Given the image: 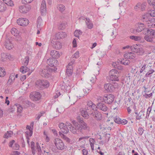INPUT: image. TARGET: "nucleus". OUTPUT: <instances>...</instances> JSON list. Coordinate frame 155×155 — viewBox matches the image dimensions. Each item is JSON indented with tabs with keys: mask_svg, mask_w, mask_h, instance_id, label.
I'll list each match as a JSON object with an SVG mask.
<instances>
[{
	"mask_svg": "<svg viewBox=\"0 0 155 155\" xmlns=\"http://www.w3.org/2000/svg\"><path fill=\"white\" fill-rule=\"evenodd\" d=\"M95 109V104L91 101H88L85 108L82 109L81 111V113L82 116L86 119L89 118V115L91 116L92 110Z\"/></svg>",
	"mask_w": 155,
	"mask_h": 155,
	"instance_id": "nucleus-1",
	"label": "nucleus"
},
{
	"mask_svg": "<svg viewBox=\"0 0 155 155\" xmlns=\"http://www.w3.org/2000/svg\"><path fill=\"white\" fill-rule=\"evenodd\" d=\"M74 126L70 127V130L73 134H78L80 133H82L81 125L78 123L76 122L75 120L72 121Z\"/></svg>",
	"mask_w": 155,
	"mask_h": 155,
	"instance_id": "nucleus-2",
	"label": "nucleus"
},
{
	"mask_svg": "<svg viewBox=\"0 0 155 155\" xmlns=\"http://www.w3.org/2000/svg\"><path fill=\"white\" fill-rule=\"evenodd\" d=\"M147 35L144 37V39L147 41L152 42L155 38V30L151 29H147Z\"/></svg>",
	"mask_w": 155,
	"mask_h": 155,
	"instance_id": "nucleus-3",
	"label": "nucleus"
},
{
	"mask_svg": "<svg viewBox=\"0 0 155 155\" xmlns=\"http://www.w3.org/2000/svg\"><path fill=\"white\" fill-rule=\"evenodd\" d=\"M57 70L56 68H48V69H42L40 74L42 77L47 78L51 76V72H55Z\"/></svg>",
	"mask_w": 155,
	"mask_h": 155,
	"instance_id": "nucleus-4",
	"label": "nucleus"
},
{
	"mask_svg": "<svg viewBox=\"0 0 155 155\" xmlns=\"http://www.w3.org/2000/svg\"><path fill=\"white\" fill-rule=\"evenodd\" d=\"M35 85L38 87L43 89L49 86V82L46 80H39L36 81Z\"/></svg>",
	"mask_w": 155,
	"mask_h": 155,
	"instance_id": "nucleus-5",
	"label": "nucleus"
},
{
	"mask_svg": "<svg viewBox=\"0 0 155 155\" xmlns=\"http://www.w3.org/2000/svg\"><path fill=\"white\" fill-rule=\"evenodd\" d=\"M100 100H103L105 103L108 104H111L114 101V96L111 94L106 95L103 97H100Z\"/></svg>",
	"mask_w": 155,
	"mask_h": 155,
	"instance_id": "nucleus-6",
	"label": "nucleus"
},
{
	"mask_svg": "<svg viewBox=\"0 0 155 155\" xmlns=\"http://www.w3.org/2000/svg\"><path fill=\"white\" fill-rule=\"evenodd\" d=\"M95 109L92 110L91 116L93 117L97 121H100L102 118V114L97 110L96 105L95 104Z\"/></svg>",
	"mask_w": 155,
	"mask_h": 155,
	"instance_id": "nucleus-7",
	"label": "nucleus"
},
{
	"mask_svg": "<svg viewBox=\"0 0 155 155\" xmlns=\"http://www.w3.org/2000/svg\"><path fill=\"white\" fill-rule=\"evenodd\" d=\"M100 98H99L98 99V103L96 104V109L97 108L103 111H106L107 110V107L105 104L104 103L103 100H100Z\"/></svg>",
	"mask_w": 155,
	"mask_h": 155,
	"instance_id": "nucleus-8",
	"label": "nucleus"
},
{
	"mask_svg": "<svg viewBox=\"0 0 155 155\" xmlns=\"http://www.w3.org/2000/svg\"><path fill=\"white\" fill-rule=\"evenodd\" d=\"M54 143L58 149L62 150L64 149V144L61 139L58 138H56L54 141Z\"/></svg>",
	"mask_w": 155,
	"mask_h": 155,
	"instance_id": "nucleus-9",
	"label": "nucleus"
},
{
	"mask_svg": "<svg viewBox=\"0 0 155 155\" xmlns=\"http://www.w3.org/2000/svg\"><path fill=\"white\" fill-rule=\"evenodd\" d=\"M115 85H113L110 83H107L104 84V87L105 90L107 92H112L117 87V83L114 84Z\"/></svg>",
	"mask_w": 155,
	"mask_h": 155,
	"instance_id": "nucleus-10",
	"label": "nucleus"
},
{
	"mask_svg": "<svg viewBox=\"0 0 155 155\" xmlns=\"http://www.w3.org/2000/svg\"><path fill=\"white\" fill-rule=\"evenodd\" d=\"M30 97L32 100L36 101L41 99V95L39 92H34L30 94Z\"/></svg>",
	"mask_w": 155,
	"mask_h": 155,
	"instance_id": "nucleus-11",
	"label": "nucleus"
},
{
	"mask_svg": "<svg viewBox=\"0 0 155 155\" xmlns=\"http://www.w3.org/2000/svg\"><path fill=\"white\" fill-rule=\"evenodd\" d=\"M73 61L74 60H72L71 62L69 63L67 66L66 74L68 76H71L72 73L73 66L72 65L73 64Z\"/></svg>",
	"mask_w": 155,
	"mask_h": 155,
	"instance_id": "nucleus-12",
	"label": "nucleus"
},
{
	"mask_svg": "<svg viewBox=\"0 0 155 155\" xmlns=\"http://www.w3.org/2000/svg\"><path fill=\"white\" fill-rule=\"evenodd\" d=\"M19 8V11L21 13H25L30 10L31 7L30 5L27 4L20 6Z\"/></svg>",
	"mask_w": 155,
	"mask_h": 155,
	"instance_id": "nucleus-13",
	"label": "nucleus"
},
{
	"mask_svg": "<svg viewBox=\"0 0 155 155\" xmlns=\"http://www.w3.org/2000/svg\"><path fill=\"white\" fill-rule=\"evenodd\" d=\"M58 61L56 59L51 58L47 60V63L50 66L51 68H56V66L58 65Z\"/></svg>",
	"mask_w": 155,
	"mask_h": 155,
	"instance_id": "nucleus-14",
	"label": "nucleus"
},
{
	"mask_svg": "<svg viewBox=\"0 0 155 155\" xmlns=\"http://www.w3.org/2000/svg\"><path fill=\"white\" fill-rule=\"evenodd\" d=\"M17 24L21 26H26L28 24V20L26 18H19L17 21Z\"/></svg>",
	"mask_w": 155,
	"mask_h": 155,
	"instance_id": "nucleus-15",
	"label": "nucleus"
},
{
	"mask_svg": "<svg viewBox=\"0 0 155 155\" xmlns=\"http://www.w3.org/2000/svg\"><path fill=\"white\" fill-rule=\"evenodd\" d=\"M132 52L137 53L138 54L142 55L144 53L143 49L142 48H139L137 45H134Z\"/></svg>",
	"mask_w": 155,
	"mask_h": 155,
	"instance_id": "nucleus-16",
	"label": "nucleus"
},
{
	"mask_svg": "<svg viewBox=\"0 0 155 155\" xmlns=\"http://www.w3.org/2000/svg\"><path fill=\"white\" fill-rule=\"evenodd\" d=\"M145 28L144 24L143 23H139L138 26L136 29L133 30V32L134 34H136L137 32H139L141 31L142 30H144Z\"/></svg>",
	"mask_w": 155,
	"mask_h": 155,
	"instance_id": "nucleus-17",
	"label": "nucleus"
},
{
	"mask_svg": "<svg viewBox=\"0 0 155 155\" xmlns=\"http://www.w3.org/2000/svg\"><path fill=\"white\" fill-rule=\"evenodd\" d=\"M135 54L133 52H127L125 53L124 57L125 59H133L135 58Z\"/></svg>",
	"mask_w": 155,
	"mask_h": 155,
	"instance_id": "nucleus-18",
	"label": "nucleus"
},
{
	"mask_svg": "<svg viewBox=\"0 0 155 155\" xmlns=\"http://www.w3.org/2000/svg\"><path fill=\"white\" fill-rule=\"evenodd\" d=\"M79 122L81 125L82 132L83 130H89V127L87 125V124L83 120H79Z\"/></svg>",
	"mask_w": 155,
	"mask_h": 155,
	"instance_id": "nucleus-19",
	"label": "nucleus"
},
{
	"mask_svg": "<svg viewBox=\"0 0 155 155\" xmlns=\"http://www.w3.org/2000/svg\"><path fill=\"white\" fill-rule=\"evenodd\" d=\"M41 12L42 15H44L46 12V4L45 1L43 0L40 8Z\"/></svg>",
	"mask_w": 155,
	"mask_h": 155,
	"instance_id": "nucleus-20",
	"label": "nucleus"
},
{
	"mask_svg": "<svg viewBox=\"0 0 155 155\" xmlns=\"http://www.w3.org/2000/svg\"><path fill=\"white\" fill-rule=\"evenodd\" d=\"M56 39H53L52 41L54 47L56 49H59L61 48L62 45L59 41H56Z\"/></svg>",
	"mask_w": 155,
	"mask_h": 155,
	"instance_id": "nucleus-21",
	"label": "nucleus"
},
{
	"mask_svg": "<svg viewBox=\"0 0 155 155\" xmlns=\"http://www.w3.org/2000/svg\"><path fill=\"white\" fill-rule=\"evenodd\" d=\"M135 113L136 114V118L137 120H139L143 118L144 117V111L143 110H141L139 113L135 112Z\"/></svg>",
	"mask_w": 155,
	"mask_h": 155,
	"instance_id": "nucleus-22",
	"label": "nucleus"
},
{
	"mask_svg": "<svg viewBox=\"0 0 155 155\" xmlns=\"http://www.w3.org/2000/svg\"><path fill=\"white\" fill-rule=\"evenodd\" d=\"M67 36L66 34L64 32H60L56 34V37L58 39H62L66 37Z\"/></svg>",
	"mask_w": 155,
	"mask_h": 155,
	"instance_id": "nucleus-23",
	"label": "nucleus"
},
{
	"mask_svg": "<svg viewBox=\"0 0 155 155\" xmlns=\"http://www.w3.org/2000/svg\"><path fill=\"white\" fill-rule=\"evenodd\" d=\"M50 55L53 58L55 59L58 58L60 56L58 52L55 50L51 51L50 52Z\"/></svg>",
	"mask_w": 155,
	"mask_h": 155,
	"instance_id": "nucleus-24",
	"label": "nucleus"
},
{
	"mask_svg": "<svg viewBox=\"0 0 155 155\" xmlns=\"http://www.w3.org/2000/svg\"><path fill=\"white\" fill-rule=\"evenodd\" d=\"M86 24L87 28L90 29L92 28L93 27V24L89 18H86Z\"/></svg>",
	"mask_w": 155,
	"mask_h": 155,
	"instance_id": "nucleus-25",
	"label": "nucleus"
},
{
	"mask_svg": "<svg viewBox=\"0 0 155 155\" xmlns=\"http://www.w3.org/2000/svg\"><path fill=\"white\" fill-rule=\"evenodd\" d=\"M86 88L83 89V91L84 93L87 94L88 93L90 90L91 89L92 86L91 84H85Z\"/></svg>",
	"mask_w": 155,
	"mask_h": 155,
	"instance_id": "nucleus-26",
	"label": "nucleus"
},
{
	"mask_svg": "<svg viewBox=\"0 0 155 155\" xmlns=\"http://www.w3.org/2000/svg\"><path fill=\"white\" fill-rule=\"evenodd\" d=\"M42 19L40 17H38L37 21V28L40 30H41L42 28Z\"/></svg>",
	"mask_w": 155,
	"mask_h": 155,
	"instance_id": "nucleus-27",
	"label": "nucleus"
},
{
	"mask_svg": "<svg viewBox=\"0 0 155 155\" xmlns=\"http://www.w3.org/2000/svg\"><path fill=\"white\" fill-rule=\"evenodd\" d=\"M109 74L110 78H112V76H114L115 75L118 74V73L117 70L115 69H113L110 71Z\"/></svg>",
	"mask_w": 155,
	"mask_h": 155,
	"instance_id": "nucleus-28",
	"label": "nucleus"
},
{
	"mask_svg": "<svg viewBox=\"0 0 155 155\" xmlns=\"http://www.w3.org/2000/svg\"><path fill=\"white\" fill-rule=\"evenodd\" d=\"M11 32L14 36H17L18 35L19 31L16 28H13L11 29Z\"/></svg>",
	"mask_w": 155,
	"mask_h": 155,
	"instance_id": "nucleus-29",
	"label": "nucleus"
},
{
	"mask_svg": "<svg viewBox=\"0 0 155 155\" xmlns=\"http://www.w3.org/2000/svg\"><path fill=\"white\" fill-rule=\"evenodd\" d=\"M79 57V53L78 51H77L73 55H72L71 59V62L72 60H74L73 64L74 63L75 59Z\"/></svg>",
	"mask_w": 155,
	"mask_h": 155,
	"instance_id": "nucleus-30",
	"label": "nucleus"
},
{
	"mask_svg": "<svg viewBox=\"0 0 155 155\" xmlns=\"http://www.w3.org/2000/svg\"><path fill=\"white\" fill-rule=\"evenodd\" d=\"M6 8L5 4L2 2H0V12L5 11L6 10Z\"/></svg>",
	"mask_w": 155,
	"mask_h": 155,
	"instance_id": "nucleus-31",
	"label": "nucleus"
},
{
	"mask_svg": "<svg viewBox=\"0 0 155 155\" xmlns=\"http://www.w3.org/2000/svg\"><path fill=\"white\" fill-rule=\"evenodd\" d=\"M5 48L8 50L11 49L12 48V45L9 41H8L6 42L5 45Z\"/></svg>",
	"mask_w": 155,
	"mask_h": 155,
	"instance_id": "nucleus-32",
	"label": "nucleus"
},
{
	"mask_svg": "<svg viewBox=\"0 0 155 155\" xmlns=\"http://www.w3.org/2000/svg\"><path fill=\"white\" fill-rule=\"evenodd\" d=\"M13 132L12 131H7V133H5L4 136V137L5 138H8L11 137L12 135Z\"/></svg>",
	"mask_w": 155,
	"mask_h": 155,
	"instance_id": "nucleus-33",
	"label": "nucleus"
},
{
	"mask_svg": "<svg viewBox=\"0 0 155 155\" xmlns=\"http://www.w3.org/2000/svg\"><path fill=\"white\" fill-rule=\"evenodd\" d=\"M5 4L8 5L12 6L14 5L13 3L11 0H2Z\"/></svg>",
	"mask_w": 155,
	"mask_h": 155,
	"instance_id": "nucleus-34",
	"label": "nucleus"
},
{
	"mask_svg": "<svg viewBox=\"0 0 155 155\" xmlns=\"http://www.w3.org/2000/svg\"><path fill=\"white\" fill-rule=\"evenodd\" d=\"M29 69L26 66H22L20 68V71L22 73H24L28 72L29 70Z\"/></svg>",
	"mask_w": 155,
	"mask_h": 155,
	"instance_id": "nucleus-35",
	"label": "nucleus"
},
{
	"mask_svg": "<svg viewBox=\"0 0 155 155\" xmlns=\"http://www.w3.org/2000/svg\"><path fill=\"white\" fill-rule=\"evenodd\" d=\"M57 8L61 12L64 11L65 10V7L62 4H60L58 5Z\"/></svg>",
	"mask_w": 155,
	"mask_h": 155,
	"instance_id": "nucleus-36",
	"label": "nucleus"
},
{
	"mask_svg": "<svg viewBox=\"0 0 155 155\" xmlns=\"http://www.w3.org/2000/svg\"><path fill=\"white\" fill-rule=\"evenodd\" d=\"M150 22V23L149 25H148V26L150 27L151 26L152 27H154L155 26V19L154 18H152L149 21V22Z\"/></svg>",
	"mask_w": 155,
	"mask_h": 155,
	"instance_id": "nucleus-37",
	"label": "nucleus"
},
{
	"mask_svg": "<svg viewBox=\"0 0 155 155\" xmlns=\"http://www.w3.org/2000/svg\"><path fill=\"white\" fill-rule=\"evenodd\" d=\"M28 62L29 57L28 56H26L23 60V64L24 66H26L28 64Z\"/></svg>",
	"mask_w": 155,
	"mask_h": 155,
	"instance_id": "nucleus-38",
	"label": "nucleus"
},
{
	"mask_svg": "<svg viewBox=\"0 0 155 155\" xmlns=\"http://www.w3.org/2000/svg\"><path fill=\"white\" fill-rule=\"evenodd\" d=\"M121 63L125 65H128L130 63V61L127 59H123L121 61Z\"/></svg>",
	"mask_w": 155,
	"mask_h": 155,
	"instance_id": "nucleus-39",
	"label": "nucleus"
},
{
	"mask_svg": "<svg viewBox=\"0 0 155 155\" xmlns=\"http://www.w3.org/2000/svg\"><path fill=\"white\" fill-rule=\"evenodd\" d=\"M6 74V72L5 71L4 69L0 67V77H4Z\"/></svg>",
	"mask_w": 155,
	"mask_h": 155,
	"instance_id": "nucleus-40",
	"label": "nucleus"
},
{
	"mask_svg": "<svg viewBox=\"0 0 155 155\" xmlns=\"http://www.w3.org/2000/svg\"><path fill=\"white\" fill-rule=\"evenodd\" d=\"M130 38L132 40H134L135 41H138L141 39V37L139 36H130Z\"/></svg>",
	"mask_w": 155,
	"mask_h": 155,
	"instance_id": "nucleus-41",
	"label": "nucleus"
},
{
	"mask_svg": "<svg viewBox=\"0 0 155 155\" xmlns=\"http://www.w3.org/2000/svg\"><path fill=\"white\" fill-rule=\"evenodd\" d=\"M82 32L80 30L75 31L74 32V36L77 38L79 37V35H81Z\"/></svg>",
	"mask_w": 155,
	"mask_h": 155,
	"instance_id": "nucleus-42",
	"label": "nucleus"
},
{
	"mask_svg": "<svg viewBox=\"0 0 155 155\" xmlns=\"http://www.w3.org/2000/svg\"><path fill=\"white\" fill-rule=\"evenodd\" d=\"M142 19L143 22H148V24H150L149 21L150 20L148 18L147 16L146 15H143L142 16Z\"/></svg>",
	"mask_w": 155,
	"mask_h": 155,
	"instance_id": "nucleus-43",
	"label": "nucleus"
},
{
	"mask_svg": "<svg viewBox=\"0 0 155 155\" xmlns=\"http://www.w3.org/2000/svg\"><path fill=\"white\" fill-rule=\"evenodd\" d=\"M118 74L115 75H114V76H112V78H110V79L112 81H119V79L118 78Z\"/></svg>",
	"mask_w": 155,
	"mask_h": 155,
	"instance_id": "nucleus-44",
	"label": "nucleus"
},
{
	"mask_svg": "<svg viewBox=\"0 0 155 155\" xmlns=\"http://www.w3.org/2000/svg\"><path fill=\"white\" fill-rule=\"evenodd\" d=\"M61 131L64 134H66L69 131V130L68 127L65 125L63 129L61 130Z\"/></svg>",
	"mask_w": 155,
	"mask_h": 155,
	"instance_id": "nucleus-45",
	"label": "nucleus"
},
{
	"mask_svg": "<svg viewBox=\"0 0 155 155\" xmlns=\"http://www.w3.org/2000/svg\"><path fill=\"white\" fill-rule=\"evenodd\" d=\"M96 77L94 76L93 77H90L88 79L87 81L88 83L90 82L91 83H94L95 81V79Z\"/></svg>",
	"mask_w": 155,
	"mask_h": 155,
	"instance_id": "nucleus-46",
	"label": "nucleus"
},
{
	"mask_svg": "<svg viewBox=\"0 0 155 155\" xmlns=\"http://www.w3.org/2000/svg\"><path fill=\"white\" fill-rule=\"evenodd\" d=\"M36 147L39 153H41V147L40 146L39 143L37 142L36 143Z\"/></svg>",
	"mask_w": 155,
	"mask_h": 155,
	"instance_id": "nucleus-47",
	"label": "nucleus"
},
{
	"mask_svg": "<svg viewBox=\"0 0 155 155\" xmlns=\"http://www.w3.org/2000/svg\"><path fill=\"white\" fill-rule=\"evenodd\" d=\"M146 3L145 2L143 3L140 6V9L142 11H144L145 9V7L146 5Z\"/></svg>",
	"mask_w": 155,
	"mask_h": 155,
	"instance_id": "nucleus-48",
	"label": "nucleus"
},
{
	"mask_svg": "<svg viewBox=\"0 0 155 155\" xmlns=\"http://www.w3.org/2000/svg\"><path fill=\"white\" fill-rule=\"evenodd\" d=\"M14 76L15 74H11L8 80V82H11V81H13L15 80Z\"/></svg>",
	"mask_w": 155,
	"mask_h": 155,
	"instance_id": "nucleus-49",
	"label": "nucleus"
},
{
	"mask_svg": "<svg viewBox=\"0 0 155 155\" xmlns=\"http://www.w3.org/2000/svg\"><path fill=\"white\" fill-rule=\"evenodd\" d=\"M154 72V71L152 69H150L148 71V72L146 74V76L147 77H148L150 75L152 74Z\"/></svg>",
	"mask_w": 155,
	"mask_h": 155,
	"instance_id": "nucleus-50",
	"label": "nucleus"
},
{
	"mask_svg": "<svg viewBox=\"0 0 155 155\" xmlns=\"http://www.w3.org/2000/svg\"><path fill=\"white\" fill-rule=\"evenodd\" d=\"M23 104L25 105V107H28L30 106L31 102L28 101H25L23 102Z\"/></svg>",
	"mask_w": 155,
	"mask_h": 155,
	"instance_id": "nucleus-51",
	"label": "nucleus"
},
{
	"mask_svg": "<svg viewBox=\"0 0 155 155\" xmlns=\"http://www.w3.org/2000/svg\"><path fill=\"white\" fill-rule=\"evenodd\" d=\"M144 130L142 127H139L138 129L137 133L139 135H141L143 134Z\"/></svg>",
	"mask_w": 155,
	"mask_h": 155,
	"instance_id": "nucleus-52",
	"label": "nucleus"
},
{
	"mask_svg": "<svg viewBox=\"0 0 155 155\" xmlns=\"http://www.w3.org/2000/svg\"><path fill=\"white\" fill-rule=\"evenodd\" d=\"M114 120L116 123L120 124V118L118 116H116L114 118Z\"/></svg>",
	"mask_w": 155,
	"mask_h": 155,
	"instance_id": "nucleus-53",
	"label": "nucleus"
},
{
	"mask_svg": "<svg viewBox=\"0 0 155 155\" xmlns=\"http://www.w3.org/2000/svg\"><path fill=\"white\" fill-rule=\"evenodd\" d=\"M62 137H61L64 140L68 143H69L70 141V139L69 138L66 136L64 135H62Z\"/></svg>",
	"mask_w": 155,
	"mask_h": 155,
	"instance_id": "nucleus-54",
	"label": "nucleus"
},
{
	"mask_svg": "<svg viewBox=\"0 0 155 155\" xmlns=\"http://www.w3.org/2000/svg\"><path fill=\"white\" fill-rule=\"evenodd\" d=\"M65 27V25L64 23H61L59 25V28L60 29L62 30L64 29Z\"/></svg>",
	"mask_w": 155,
	"mask_h": 155,
	"instance_id": "nucleus-55",
	"label": "nucleus"
},
{
	"mask_svg": "<svg viewBox=\"0 0 155 155\" xmlns=\"http://www.w3.org/2000/svg\"><path fill=\"white\" fill-rule=\"evenodd\" d=\"M17 106V111L18 112L20 113L21 112L22 110V107L20 105L18 104Z\"/></svg>",
	"mask_w": 155,
	"mask_h": 155,
	"instance_id": "nucleus-56",
	"label": "nucleus"
},
{
	"mask_svg": "<svg viewBox=\"0 0 155 155\" xmlns=\"http://www.w3.org/2000/svg\"><path fill=\"white\" fill-rule=\"evenodd\" d=\"M44 112H40V114H38L37 117H35V119L37 120H38L40 118V117L42 115V114H44Z\"/></svg>",
	"mask_w": 155,
	"mask_h": 155,
	"instance_id": "nucleus-57",
	"label": "nucleus"
},
{
	"mask_svg": "<svg viewBox=\"0 0 155 155\" xmlns=\"http://www.w3.org/2000/svg\"><path fill=\"white\" fill-rule=\"evenodd\" d=\"M150 15L154 17L155 16V10H151L150 11Z\"/></svg>",
	"mask_w": 155,
	"mask_h": 155,
	"instance_id": "nucleus-58",
	"label": "nucleus"
},
{
	"mask_svg": "<svg viewBox=\"0 0 155 155\" xmlns=\"http://www.w3.org/2000/svg\"><path fill=\"white\" fill-rule=\"evenodd\" d=\"M105 137L106 138V142H108L110 138V134H106Z\"/></svg>",
	"mask_w": 155,
	"mask_h": 155,
	"instance_id": "nucleus-59",
	"label": "nucleus"
},
{
	"mask_svg": "<svg viewBox=\"0 0 155 155\" xmlns=\"http://www.w3.org/2000/svg\"><path fill=\"white\" fill-rule=\"evenodd\" d=\"M19 145L17 143H15V144L13 146L12 148L13 149L17 150L19 149Z\"/></svg>",
	"mask_w": 155,
	"mask_h": 155,
	"instance_id": "nucleus-60",
	"label": "nucleus"
},
{
	"mask_svg": "<svg viewBox=\"0 0 155 155\" xmlns=\"http://www.w3.org/2000/svg\"><path fill=\"white\" fill-rule=\"evenodd\" d=\"M152 96V93H151L150 94H147L145 93L143 95V96L146 98H148L151 97Z\"/></svg>",
	"mask_w": 155,
	"mask_h": 155,
	"instance_id": "nucleus-61",
	"label": "nucleus"
},
{
	"mask_svg": "<svg viewBox=\"0 0 155 155\" xmlns=\"http://www.w3.org/2000/svg\"><path fill=\"white\" fill-rule=\"evenodd\" d=\"M33 0H24L22 1V2L23 4H25L26 3H31Z\"/></svg>",
	"mask_w": 155,
	"mask_h": 155,
	"instance_id": "nucleus-62",
	"label": "nucleus"
},
{
	"mask_svg": "<svg viewBox=\"0 0 155 155\" xmlns=\"http://www.w3.org/2000/svg\"><path fill=\"white\" fill-rule=\"evenodd\" d=\"M140 3H137L134 7V9L136 11H137L138 8L140 7Z\"/></svg>",
	"mask_w": 155,
	"mask_h": 155,
	"instance_id": "nucleus-63",
	"label": "nucleus"
},
{
	"mask_svg": "<svg viewBox=\"0 0 155 155\" xmlns=\"http://www.w3.org/2000/svg\"><path fill=\"white\" fill-rule=\"evenodd\" d=\"M154 0H147L148 3L150 5H152L153 6V4H154L155 2Z\"/></svg>",
	"mask_w": 155,
	"mask_h": 155,
	"instance_id": "nucleus-64",
	"label": "nucleus"
}]
</instances>
